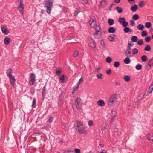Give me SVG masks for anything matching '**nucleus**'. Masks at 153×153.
I'll list each match as a JSON object with an SVG mask.
<instances>
[{
	"instance_id": "61",
	"label": "nucleus",
	"mask_w": 153,
	"mask_h": 153,
	"mask_svg": "<svg viewBox=\"0 0 153 153\" xmlns=\"http://www.w3.org/2000/svg\"><path fill=\"white\" fill-rule=\"evenodd\" d=\"M79 12V10H77L74 13V15L76 16L77 14Z\"/></svg>"
},
{
	"instance_id": "57",
	"label": "nucleus",
	"mask_w": 153,
	"mask_h": 153,
	"mask_svg": "<svg viewBox=\"0 0 153 153\" xmlns=\"http://www.w3.org/2000/svg\"><path fill=\"white\" fill-rule=\"evenodd\" d=\"M128 1V2L129 4H131L132 3H134V1L135 0H127Z\"/></svg>"
},
{
	"instance_id": "28",
	"label": "nucleus",
	"mask_w": 153,
	"mask_h": 153,
	"mask_svg": "<svg viewBox=\"0 0 153 153\" xmlns=\"http://www.w3.org/2000/svg\"><path fill=\"white\" fill-rule=\"evenodd\" d=\"M10 41V39L6 37L4 39V43L6 45L8 44L9 43Z\"/></svg>"
},
{
	"instance_id": "29",
	"label": "nucleus",
	"mask_w": 153,
	"mask_h": 153,
	"mask_svg": "<svg viewBox=\"0 0 153 153\" xmlns=\"http://www.w3.org/2000/svg\"><path fill=\"white\" fill-rule=\"evenodd\" d=\"M115 9L119 13H121L122 12V8L120 7H117L115 8Z\"/></svg>"
},
{
	"instance_id": "30",
	"label": "nucleus",
	"mask_w": 153,
	"mask_h": 153,
	"mask_svg": "<svg viewBox=\"0 0 153 153\" xmlns=\"http://www.w3.org/2000/svg\"><path fill=\"white\" fill-rule=\"evenodd\" d=\"M132 19L134 20H136L139 19V16L137 14H134L133 16Z\"/></svg>"
},
{
	"instance_id": "4",
	"label": "nucleus",
	"mask_w": 153,
	"mask_h": 153,
	"mask_svg": "<svg viewBox=\"0 0 153 153\" xmlns=\"http://www.w3.org/2000/svg\"><path fill=\"white\" fill-rule=\"evenodd\" d=\"M82 102V100L79 97L77 98L75 100V103L76 107L79 110L81 109Z\"/></svg>"
},
{
	"instance_id": "37",
	"label": "nucleus",
	"mask_w": 153,
	"mask_h": 153,
	"mask_svg": "<svg viewBox=\"0 0 153 153\" xmlns=\"http://www.w3.org/2000/svg\"><path fill=\"white\" fill-rule=\"evenodd\" d=\"M117 114V112L114 111L112 110L111 115V117H115Z\"/></svg>"
},
{
	"instance_id": "40",
	"label": "nucleus",
	"mask_w": 153,
	"mask_h": 153,
	"mask_svg": "<svg viewBox=\"0 0 153 153\" xmlns=\"http://www.w3.org/2000/svg\"><path fill=\"white\" fill-rule=\"evenodd\" d=\"M56 74L57 75H59L61 73V70H60L59 69H58L57 68H56Z\"/></svg>"
},
{
	"instance_id": "33",
	"label": "nucleus",
	"mask_w": 153,
	"mask_h": 153,
	"mask_svg": "<svg viewBox=\"0 0 153 153\" xmlns=\"http://www.w3.org/2000/svg\"><path fill=\"white\" fill-rule=\"evenodd\" d=\"M148 138L150 140L153 141V134H150L148 135Z\"/></svg>"
},
{
	"instance_id": "26",
	"label": "nucleus",
	"mask_w": 153,
	"mask_h": 153,
	"mask_svg": "<svg viewBox=\"0 0 153 153\" xmlns=\"http://www.w3.org/2000/svg\"><path fill=\"white\" fill-rule=\"evenodd\" d=\"M125 19L124 18L120 17L118 19V22L120 24H122L125 21Z\"/></svg>"
},
{
	"instance_id": "16",
	"label": "nucleus",
	"mask_w": 153,
	"mask_h": 153,
	"mask_svg": "<svg viewBox=\"0 0 153 153\" xmlns=\"http://www.w3.org/2000/svg\"><path fill=\"white\" fill-rule=\"evenodd\" d=\"M1 29L2 32L4 34L7 35L9 33V31L8 30L5 29V27H2Z\"/></svg>"
},
{
	"instance_id": "50",
	"label": "nucleus",
	"mask_w": 153,
	"mask_h": 153,
	"mask_svg": "<svg viewBox=\"0 0 153 153\" xmlns=\"http://www.w3.org/2000/svg\"><path fill=\"white\" fill-rule=\"evenodd\" d=\"M81 2L83 4H86L88 3L87 0H81Z\"/></svg>"
},
{
	"instance_id": "11",
	"label": "nucleus",
	"mask_w": 153,
	"mask_h": 153,
	"mask_svg": "<svg viewBox=\"0 0 153 153\" xmlns=\"http://www.w3.org/2000/svg\"><path fill=\"white\" fill-rule=\"evenodd\" d=\"M89 45L90 46L93 48H94L96 47V44L94 41L93 40L91 39L90 40Z\"/></svg>"
},
{
	"instance_id": "27",
	"label": "nucleus",
	"mask_w": 153,
	"mask_h": 153,
	"mask_svg": "<svg viewBox=\"0 0 153 153\" xmlns=\"http://www.w3.org/2000/svg\"><path fill=\"white\" fill-rule=\"evenodd\" d=\"M47 92V91L45 89V87H44L43 89H42V96L43 97H44V96H45V95L46 94Z\"/></svg>"
},
{
	"instance_id": "32",
	"label": "nucleus",
	"mask_w": 153,
	"mask_h": 153,
	"mask_svg": "<svg viewBox=\"0 0 153 153\" xmlns=\"http://www.w3.org/2000/svg\"><path fill=\"white\" fill-rule=\"evenodd\" d=\"M103 75L101 73H100L97 75V79H102V78Z\"/></svg>"
},
{
	"instance_id": "18",
	"label": "nucleus",
	"mask_w": 153,
	"mask_h": 153,
	"mask_svg": "<svg viewBox=\"0 0 153 153\" xmlns=\"http://www.w3.org/2000/svg\"><path fill=\"white\" fill-rule=\"evenodd\" d=\"M108 22L109 25L110 26L112 25L114 23V20L111 19H108Z\"/></svg>"
},
{
	"instance_id": "49",
	"label": "nucleus",
	"mask_w": 153,
	"mask_h": 153,
	"mask_svg": "<svg viewBox=\"0 0 153 153\" xmlns=\"http://www.w3.org/2000/svg\"><path fill=\"white\" fill-rule=\"evenodd\" d=\"M122 26L123 27H127L128 25V22L126 21H125L123 22V23L122 24Z\"/></svg>"
},
{
	"instance_id": "6",
	"label": "nucleus",
	"mask_w": 153,
	"mask_h": 153,
	"mask_svg": "<svg viewBox=\"0 0 153 153\" xmlns=\"http://www.w3.org/2000/svg\"><path fill=\"white\" fill-rule=\"evenodd\" d=\"M88 23L90 26L93 28H95L97 25V22L95 18L94 17L90 18L89 21Z\"/></svg>"
},
{
	"instance_id": "1",
	"label": "nucleus",
	"mask_w": 153,
	"mask_h": 153,
	"mask_svg": "<svg viewBox=\"0 0 153 153\" xmlns=\"http://www.w3.org/2000/svg\"><path fill=\"white\" fill-rule=\"evenodd\" d=\"M74 126L76 131L79 134H85L86 133L85 128L82 123L76 121L74 124Z\"/></svg>"
},
{
	"instance_id": "25",
	"label": "nucleus",
	"mask_w": 153,
	"mask_h": 153,
	"mask_svg": "<svg viewBox=\"0 0 153 153\" xmlns=\"http://www.w3.org/2000/svg\"><path fill=\"white\" fill-rule=\"evenodd\" d=\"M147 57L145 55H143L141 57V60L143 62H145L147 60Z\"/></svg>"
},
{
	"instance_id": "34",
	"label": "nucleus",
	"mask_w": 153,
	"mask_h": 153,
	"mask_svg": "<svg viewBox=\"0 0 153 153\" xmlns=\"http://www.w3.org/2000/svg\"><path fill=\"white\" fill-rule=\"evenodd\" d=\"M138 52V50L136 48H134L132 50V54L133 55L136 54Z\"/></svg>"
},
{
	"instance_id": "60",
	"label": "nucleus",
	"mask_w": 153,
	"mask_h": 153,
	"mask_svg": "<svg viewBox=\"0 0 153 153\" xmlns=\"http://www.w3.org/2000/svg\"><path fill=\"white\" fill-rule=\"evenodd\" d=\"M149 89H151V91L153 90V82L151 84V85L149 87Z\"/></svg>"
},
{
	"instance_id": "48",
	"label": "nucleus",
	"mask_w": 153,
	"mask_h": 153,
	"mask_svg": "<svg viewBox=\"0 0 153 153\" xmlns=\"http://www.w3.org/2000/svg\"><path fill=\"white\" fill-rule=\"evenodd\" d=\"M144 1H142L139 3L138 5L140 7H142L144 5Z\"/></svg>"
},
{
	"instance_id": "8",
	"label": "nucleus",
	"mask_w": 153,
	"mask_h": 153,
	"mask_svg": "<svg viewBox=\"0 0 153 153\" xmlns=\"http://www.w3.org/2000/svg\"><path fill=\"white\" fill-rule=\"evenodd\" d=\"M152 66H153V57L149 59L148 64L146 65V68H147L149 67H150Z\"/></svg>"
},
{
	"instance_id": "46",
	"label": "nucleus",
	"mask_w": 153,
	"mask_h": 153,
	"mask_svg": "<svg viewBox=\"0 0 153 153\" xmlns=\"http://www.w3.org/2000/svg\"><path fill=\"white\" fill-rule=\"evenodd\" d=\"M107 126V124L106 123H103L102 125V127L103 130H105L106 129V126Z\"/></svg>"
},
{
	"instance_id": "15",
	"label": "nucleus",
	"mask_w": 153,
	"mask_h": 153,
	"mask_svg": "<svg viewBox=\"0 0 153 153\" xmlns=\"http://www.w3.org/2000/svg\"><path fill=\"white\" fill-rule=\"evenodd\" d=\"M131 51H129L128 50H126L124 52L125 55L126 57H131Z\"/></svg>"
},
{
	"instance_id": "22",
	"label": "nucleus",
	"mask_w": 153,
	"mask_h": 153,
	"mask_svg": "<svg viewBox=\"0 0 153 153\" xmlns=\"http://www.w3.org/2000/svg\"><path fill=\"white\" fill-rule=\"evenodd\" d=\"M129 57H127L124 59V62L125 64H128L130 62L131 60Z\"/></svg>"
},
{
	"instance_id": "36",
	"label": "nucleus",
	"mask_w": 153,
	"mask_h": 153,
	"mask_svg": "<svg viewBox=\"0 0 153 153\" xmlns=\"http://www.w3.org/2000/svg\"><path fill=\"white\" fill-rule=\"evenodd\" d=\"M120 63L118 61L115 62L114 64V67L117 68L120 65Z\"/></svg>"
},
{
	"instance_id": "10",
	"label": "nucleus",
	"mask_w": 153,
	"mask_h": 153,
	"mask_svg": "<svg viewBox=\"0 0 153 153\" xmlns=\"http://www.w3.org/2000/svg\"><path fill=\"white\" fill-rule=\"evenodd\" d=\"M9 78L10 79V84L13 87H14V84L16 82V80L14 77L13 76H12L11 78L10 77Z\"/></svg>"
},
{
	"instance_id": "45",
	"label": "nucleus",
	"mask_w": 153,
	"mask_h": 153,
	"mask_svg": "<svg viewBox=\"0 0 153 153\" xmlns=\"http://www.w3.org/2000/svg\"><path fill=\"white\" fill-rule=\"evenodd\" d=\"M150 40L151 37L150 36L146 37H145V41L147 42H149L150 41Z\"/></svg>"
},
{
	"instance_id": "56",
	"label": "nucleus",
	"mask_w": 153,
	"mask_h": 153,
	"mask_svg": "<svg viewBox=\"0 0 153 153\" xmlns=\"http://www.w3.org/2000/svg\"><path fill=\"white\" fill-rule=\"evenodd\" d=\"M115 117H111V120L110 122L111 124H112L113 122L114 121V120L115 119Z\"/></svg>"
},
{
	"instance_id": "19",
	"label": "nucleus",
	"mask_w": 153,
	"mask_h": 153,
	"mask_svg": "<svg viewBox=\"0 0 153 153\" xmlns=\"http://www.w3.org/2000/svg\"><path fill=\"white\" fill-rule=\"evenodd\" d=\"M152 26V24L151 22H147L145 23V26L147 28H150Z\"/></svg>"
},
{
	"instance_id": "42",
	"label": "nucleus",
	"mask_w": 153,
	"mask_h": 153,
	"mask_svg": "<svg viewBox=\"0 0 153 153\" xmlns=\"http://www.w3.org/2000/svg\"><path fill=\"white\" fill-rule=\"evenodd\" d=\"M100 44L104 48H105L106 46L104 42V41L103 40H101L100 41Z\"/></svg>"
},
{
	"instance_id": "9",
	"label": "nucleus",
	"mask_w": 153,
	"mask_h": 153,
	"mask_svg": "<svg viewBox=\"0 0 153 153\" xmlns=\"http://www.w3.org/2000/svg\"><path fill=\"white\" fill-rule=\"evenodd\" d=\"M12 70L11 68H9L7 71L6 72V74L9 77H10L11 78L13 76L12 75Z\"/></svg>"
},
{
	"instance_id": "62",
	"label": "nucleus",
	"mask_w": 153,
	"mask_h": 153,
	"mask_svg": "<svg viewBox=\"0 0 153 153\" xmlns=\"http://www.w3.org/2000/svg\"><path fill=\"white\" fill-rule=\"evenodd\" d=\"M53 121V117H50L49 118V119L48 121L49 122H51Z\"/></svg>"
},
{
	"instance_id": "44",
	"label": "nucleus",
	"mask_w": 153,
	"mask_h": 153,
	"mask_svg": "<svg viewBox=\"0 0 153 153\" xmlns=\"http://www.w3.org/2000/svg\"><path fill=\"white\" fill-rule=\"evenodd\" d=\"M141 34L142 36H145L147 35V33L146 31H143L141 33Z\"/></svg>"
},
{
	"instance_id": "17",
	"label": "nucleus",
	"mask_w": 153,
	"mask_h": 153,
	"mask_svg": "<svg viewBox=\"0 0 153 153\" xmlns=\"http://www.w3.org/2000/svg\"><path fill=\"white\" fill-rule=\"evenodd\" d=\"M151 50V48L150 45H147L145 47L144 50L145 51L149 52Z\"/></svg>"
},
{
	"instance_id": "3",
	"label": "nucleus",
	"mask_w": 153,
	"mask_h": 153,
	"mask_svg": "<svg viewBox=\"0 0 153 153\" xmlns=\"http://www.w3.org/2000/svg\"><path fill=\"white\" fill-rule=\"evenodd\" d=\"M95 31L94 33V36L95 39H98L100 38L98 36L100 35L101 34L100 32L101 30L100 25H98L97 26L95 27Z\"/></svg>"
},
{
	"instance_id": "35",
	"label": "nucleus",
	"mask_w": 153,
	"mask_h": 153,
	"mask_svg": "<svg viewBox=\"0 0 153 153\" xmlns=\"http://www.w3.org/2000/svg\"><path fill=\"white\" fill-rule=\"evenodd\" d=\"M79 55V52L77 51L76 50L74 51V57H76Z\"/></svg>"
},
{
	"instance_id": "55",
	"label": "nucleus",
	"mask_w": 153,
	"mask_h": 153,
	"mask_svg": "<svg viewBox=\"0 0 153 153\" xmlns=\"http://www.w3.org/2000/svg\"><path fill=\"white\" fill-rule=\"evenodd\" d=\"M83 79L81 77L80 79H79V81L77 83V84H78L79 85L80 84V83L82 82L83 81Z\"/></svg>"
},
{
	"instance_id": "23",
	"label": "nucleus",
	"mask_w": 153,
	"mask_h": 153,
	"mask_svg": "<svg viewBox=\"0 0 153 153\" xmlns=\"http://www.w3.org/2000/svg\"><path fill=\"white\" fill-rule=\"evenodd\" d=\"M138 39L137 37L136 36H133L131 37V40L134 42H136Z\"/></svg>"
},
{
	"instance_id": "24",
	"label": "nucleus",
	"mask_w": 153,
	"mask_h": 153,
	"mask_svg": "<svg viewBox=\"0 0 153 153\" xmlns=\"http://www.w3.org/2000/svg\"><path fill=\"white\" fill-rule=\"evenodd\" d=\"M123 79L126 82H128L130 80V78L129 76L126 75L124 76Z\"/></svg>"
},
{
	"instance_id": "59",
	"label": "nucleus",
	"mask_w": 153,
	"mask_h": 153,
	"mask_svg": "<svg viewBox=\"0 0 153 153\" xmlns=\"http://www.w3.org/2000/svg\"><path fill=\"white\" fill-rule=\"evenodd\" d=\"M79 85L76 84V85L73 88V89L74 90H76L79 87Z\"/></svg>"
},
{
	"instance_id": "12",
	"label": "nucleus",
	"mask_w": 153,
	"mask_h": 153,
	"mask_svg": "<svg viewBox=\"0 0 153 153\" xmlns=\"http://www.w3.org/2000/svg\"><path fill=\"white\" fill-rule=\"evenodd\" d=\"M97 105L100 106H103L105 105V103L103 100L100 99L97 101Z\"/></svg>"
},
{
	"instance_id": "14",
	"label": "nucleus",
	"mask_w": 153,
	"mask_h": 153,
	"mask_svg": "<svg viewBox=\"0 0 153 153\" xmlns=\"http://www.w3.org/2000/svg\"><path fill=\"white\" fill-rule=\"evenodd\" d=\"M130 8L132 12H136L138 8V6L136 4H134L133 6H131Z\"/></svg>"
},
{
	"instance_id": "21",
	"label": "nucleus",
	"mask_w": 153,
	"mask_h": 153,
	"mask_svg": "<svg viewBox=\"0 0 153 153\" xmlns=\"http://www.w3.org/2000/svg\"><path fill=\"white\" fill-rule=\"evenodd\" d=\"M137 28L139 30H142L144 29V27L143 25L140 24L138 25Z\"/></svg>"
},
{
	"instance_id": "64",
	"label": "nucleus",
	"mask_w": 153,
	"mask_h": 153,
	"mask_svg": "<svg viewBox=\"0 0 153 153\" xmlns=\"http://www.w3.org/2000/svg\"><path fill=\"white\" fill-rule=\"evenodd\" d=\"M65 77L64 75H62L59 78L60 80H63L64 79Z\"/></svg>"
},
{
	"instance_id": "13",
	"label": "nucleus",
	"mask_w": 153,
	"mask_h": 153,
	"mask_svg": "<svg viewBox=\"0 0 153 153\" xmlns=\"http://www.w3.org/2000/svg\"><path fill=\"white\" fill-rule=\"evenodd\" d=\"M116 37V35L114 34L110 35L108 38V39L109 41L112 42L114 41V39Z\"/></svg>"
},
{
	"instance_id": "53",
	"label": "nucleus",
	"mask_w": 153,
	"mask_h": 153,
	"mask_svg": "<svg viewBox=\"0 0 153 153\" xmlns=\"http://www.w3.org/2000/svg\"><path fill=\"white\" fill-rule=\"evenodd\" d=\"M135 24V22L133 20L130 21V25L132 26H134Z\"/></svg>"
},
{
	"instance_id": "5",
	"label": "nucleus",
	"mask_w": 153,
	"mask_h": 153,
	"mask_svg": "<svg viewBox=\"0 0 153 153\" xmlns=\"http://www.w3.org/2000/svg\"><path fill=\"white\" fill-rule=\"evenodd\" d=\"M53 2L49 1L46 2L45 4V7H46V12L48 14H50L53 6Z\"/></svg>"
},
{
	"instance_id": "2",
	"label": "nucleus",
	"mask_w": 153,
	"mask_h": 153,
	"mask_svg": "<svg viewBox=\"0 0 153 153\" xmlns=\"http://www.w3.org/2000/svg\"><path fill=\"white\" fill-rule=\"evenodd\" d=\"M117 99V95L116 94H112L110 97L108 102L109 106H111L115 102Z\"/></svg>"
},
{
	"instance_id": "41",
	"label": "nucleus",
	"mask_w": 153,
	"mask_h": 153,
	"mask_svg": "<svg viewBox=\"0 0 153 153\" xmlns=\"http://www.w3.org/2000/svg\"><path fill=\"white\" fill-rule=\"evenodd\" d=\"M143 43V40L142 39L139 40L137 42V44L138 45H142Z\"/></svg>"
},
{
	"instance_id": "43",
	"label": "nucleus",
	"mask_w": 153,
	"mask_h": 153,
	"mask_svg": "<svg viewBox=\"0 0 153 153\" xmlns=\"http://www.w3.org/2000/svg\"><path fill=\"white\" fill-rule=\"evenodd\" d=\"M106 60L107 62L110 63L111 62L112 59L111 57H108L106 59Z\"/></svg>"
},
{
	"instance_id": "54",
	"label": "nucleus",
	"mask_w": 153,
	"mask_h": 153,
	"mask_svg": "<svg viewBox=\"0 0 153 153\" xmlns=\"http://www.w3.org/2000/svg\"><path fill=\"white\" fill-rule=\"evenodd\" d=\"M74 152L75 153H80V150L79 149H75L74 150Z\"/></svg>"
},
{
	"instance_id": "31",
	"label": "nucleus",
	"mask_w": 153,
	"mask_h": 153,
	"mask_svg": "<svg viewBox=\"0 0 153 153\" xmlns=\"http://www.w3.org/2000/svg\"><path fill=\"white\" fill-rule=\"evenodd\" d=\"M135 68L137 70H140L142 69V66L141 64H138L136 65Z\"/></svg>"
},
{
	"instance_id": "51",
	"label": "nucleus",
	"mask_w": 153,
	"mask_h": 153,
	"mask_svg": "<svg viewBox=\"0 0 153 153\" xmlns=\"http://www.w3.org/2000/svg\"><path fill=\"white\" fill-rule=\"evenodd\" d=\"M36 100L35 98H34L33 102H32V107H33L34 106H35L36 105Z\"/></svg>"
},
{
	"instance_id": "39",
	"label": "nucleus",
	"mask_w": 153,
	"mask_h": 153,
	"mask_svg": "<svg viewBox=\"0 0 153 153\" xmlns=\"http://www.w3.org/2000/svg\"><path fill=\"white\" fill-rule=\"evenodd\" d=\"M129 28L127 27H125L123 29L124 32L126 33H127L129 32Z\"/></svg>"
},
{
	"instance_id": "7",
	"label": "nucleus",
	"mask_w": 153,
	"mask_h": 153,
	"mask_svg": "<svg viewBox=\"0 0 153 153\" xmlns=\"http://www.w3.org/2000/svg\"><path fill=\"white\" fill-rule=\"evenodd\" d=\"M23 0H19V5L18 6V9L19 13L23 15L24 12V6L23 5Z\"/></svg>"
},
{
	"instance_id": "58",
	"label": "nucleus",
	"mask_w": 153,
	"mask_h": 153,
	"mask_svg": "<svg viewBox=\"0 0 153 153\" xmlns=\"http://www.w3.org/2000/svg\"><path fill=\"white\" fill-rule=\"evenodd\" d=\"M111 73V70L110 69H109L106 71V73L107 75H109Z\"/></svg>"
},
{
	"instance_id": "52",
	"label": "nucleus",
	"mask_w": 153,
	"mask_h": 153,
	"mask_svg": "<svg viewBox=\"0 0 153 153\" xmlns=\"http://www.w3.org/2000/svg\"><path fill=\"white\" fill-rule=\"evenodd\" d=\"M35 79H31L29 81V83L32 85L34 84L35 82Z\"/></svg>"
},
{
	"instance_id": "63",
	"label": "nucleus",
	"mask_w": 153,
	"mask_h": 153,
	"mask_svg": "<svg viewBox=\"0 0 153 153\" xmlns=\"http://www.w3.org/2000/svg\"><path fill=\"white\" fill-rule=\"evenodd\" d=\"M152 91H151V89H149V88L148 89V91L147 92V95H149L150 93H151Z\"/></svg>"
},
{
	"instance_id": "38",
	"label": "nucleus",
	"mask_w": 153,
	"mask_h": 153,
	"mask_svg": "<svg viewBox=\"0 0 153 153\" xmlns=\"http://www.w3.org/2000/svg\"><path fill=\"white\" fill-rule=\"evenodd\" d=\"M88 124L89 126H92L93 125V122L92 120H90L88 122Z\"/></svg>"
},
{
	"instance_id": "20",
	"label": "nucleus",
	"mask_w": 153,
	"mask_h": 153,
	"mask_svg": "<svg viewBox=\"0 0 153 153\" xmlns=\"http://www.w3.org/2000/svg\"><path fill=\"white\" fill-rule=\"evenodd\" d=\"M108 32L109 33H113L115 32V30L113 27H110L108 30Z\"/></svg>"
},
{
	"instance_id": "47",
	"label": "nucleus",
	"mask_w": 153,
	"mask_h": 153,
	"mask_svg": "<svg viewBox=\"0 0 153 153\" xmlns=\"http://www.w3.org/2000/svg\"><path fill=\"white\" fill-rule=\"evenodd\" d=\"M30 77L31 79H35L36 78L35 75L34 74L31 73L30 74Z\"/></svg>"
}]
</instances>
